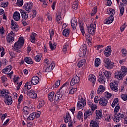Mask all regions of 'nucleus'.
<instances>
[{
	"label": "nucleus",
	"instance_id": "nucleus-1",
	"mask_svg": "<svg viewBox=\"0 0 127 127\" xmlns=\"http://www.w3.org/2000/svg\"><path fill=\"white\" fill-rule=\"evenodd\" d=\"M68 85H69V83L65 82L63 85L61 87L59 90V91H58L55 95V99H54L55 102H60L61 101V100H62V97H63V93H64V90L63 89L64 88V87L66 88Z\"/></svg>",
	"mask_w": 127,
	"mask_h": 127
},
{
	"label": "nucleus",
	"instance_id": "nucleus-2",
	"mask_svg": "<svg viewBox=\"0 0 127 127\" xmlns=\"http://www.w3.org/2000/svg\"><path fill=\"white\" fill-rule=\"evenodd\" d=\"M23 44H24V39L22 37H20L18 41L15 43L13 48L15 50H18L22 48Z\"/></svg>",
	"mask_w": 127,
	"mask_h": 127
},
{
	"label": "nucleus",
	"instance_id": "nucleus-3",
	"mask_svg": "<svg viewBox=\"0 0 127 127\" xmlns=\"http://www.w3.org/2000/svg\"><path fill=\"white\" fill-rule=\"evenodd\" d=\"M78 100L77 104V109L81 110L86 106V100L81 96H78Z\"/></svg>",
	"mask_w": 127,
	"mask_h": 127
},
{
	"label": "nucleus",
	"instance_id": "nucleus-4",
	"mask_svg": "<svg viewBox=\"0 0 127 127\" xmlns=\"http://www.w3.org/2000/svg\"><path fill=\"white\" fill-rule=\"evenodd\" d=\"M122 2H121L119 5V8L120 9V14L119 16H123L124 15V13L125 12V5H127V0H122Z\"/></svg>",
	"mask_w": 127,
	"mask_h": 127
},
{
	"label": "nucleus",
	"instance_id": "nucleus-5",
	"mask_svg": "<svg viewBox=\"0 0 127 127\" xmlns=\"http://www.w3.org/2000/svg\"><path fill=\"white\" fill-rule=\"evenodd\" d=\"M97 27L96 23L94 22L88 26L87 27V31L89 34L91 35H94L95 34L96 28Z\"/></svg>",
	"mask_w": 127,
	"mask_h": 127
},
{
	"label": "nucleus",
	"instance_id": "nucleus-6",
	"mask_svg": "<svg viewBox=\"0 0 127 127\" xmlns=\"http://www.w3.org/2000/svg\"><path fill=\"white\" fill-rule=\"evenodd\" d=\"M124 118H125L124 114L119 113L113 117V120L115 123H119Z\"/></svg>",
	"mask_w": 127,
	"mask_h": 127
},
{
	"label": "nucleus",
	"instance_id": "nucleus-7",
	"mask_svg": "<svg viewBox=\"0 0 127 127\" xmlns=\"http://www.w3.org/2000/svg\"><path fill=\"white\" fill-rule=\"evenodd\" d=\"M14 33L13 31H11L10 33H8L6 37L7 42L8 43L10 42H13L14 40Z\"/></svg>",
	"mask_w": 127,
	"mask_h": 127
},
{
	"label": "nucleus",
	"instance_id": "nucleus-8",
	"mask_svg": "<svg viewBox=\"0 0 127 127\" xmlns=\"http://www.w3.org/2000/svg\"><path fill=\"white\" fill-rule=\"evenodd\" d=\"M80 82V77L78 75H74L71 80L70 85V86H74L76 84H78Z\"/></svg>",
	"mask_w": 127,
	"mask_h": 127
},
{
	"label": "nucleus",
	"instance_id": "nucleus-9",
	"mask_svg": "<svg viewBox=\"0 0 127 127\" xmlns=\"http://www.w3.org/2000/svg\"><path fill=\"white\" fill-rule=\"evenodd\" d=\"M104 63L106 64V67H107L108 69H113L114 65L113 64H112L110 59L108 58H105L104 59Z\"/></svg>",
	"mask_w": 127,
	"mask_h": 127
},
{
	"label": "nucleus",
	"instance_id": "nucleus-10",
	"mask_svg": "<svg viewBox=\"0 0 127 127\" xmlns=\"http://www.w3.org/2000/svg\"><path fill=\"white\" fill-rule=\"evenodd\" d=\"M11 28L14 31H18L19 30V26L17 24L16 22L14 21L13 20L11 21Z\"/></svg>",
	"mask_w": 127,
	"mask_h": 127
},
{
	"label": "nucleus",
	"instance_id": "nucleus-11",
	"mask_svg": "<svg viewBox=\"0 0 127 127\" xmlns=\"http://www.w3.org/2000/svg\"><path fill=\"white\" fill-rule=\"evenodd\" d=\"M125 76V73H123L122 71H119L114 73V77L118 80H123Z\"/></svg>",
	"mask_w": 127,
	"mask_h": 127
},
{
	"label": "nucleus",
	"instance_id": "nucleus-12",
	"mask_svg": "<svg viewBox=\"0 0 127 127\" xmlns=\"http://www.w3.org/2000/svg\"><path fill=\"white\" fill-rule=\"evenodd\" d=\"M111 54H112V47L108 46L104 50V55L106 57H109L111 56Z\"/></svg>",
	"mask_w": 127,
	"mask_h": 127
},
{
	"label": "nucleus",
	"instance_id": "nucleus-13",
	"mask_svg": "<svg viewBox=\"0 0 127 127\" xmlns=\"http://www.w3.org/2000/svg\"><path fill=\"white\" fill-rule=\"evenodd\" d=\"M61 14H62V13L61 11H58L57 13V15L56 16V19L57 23L61 24L63 23V21L62 20V17H61Z\"/></svg>",
	"mask_w": 127,
	"mask_h": 127
},
{
	"label": "nucleus",
	"instance_id": "nucleus-14",
	"mask_svg": "<svg viewBox=\"0 0 127 127\" xmlns=\"http://www.w3.org/2000/svg\"><path fill=\"white\" fill-rule=\"evenodd\" d=\"M9 95V91L5 89L0 90V98H5L7 95Z\"/></svg>",
	"mask_w": 127,
	"mask_h": 127
},
{
	"label": "nucleus",
	"instance_id": "nucleus-15",
	"mask_svg": "<svg viewBox=\"0 0 127 127\" xmlns=\"http://www.w3.org/2000/svg\"><path fill=\"white\" fill-rule=\"evenodd\" d=\"M98 81L100 84H103V85H105V83H106V78H105V76H103L102 72H99Z\"/></svg>",
	"mask_w": 127,
	"mask_h": 127
},
{
	"label": "nucleus",
	"instance_id": "nucleus-16",
	"mask_svg": "<svg viewBox=\"0 0 127 127\" xmlns=\"http://www.w3.org/2000/svg\"><path fill=\"white\" fill-rule=\"evenodd\" d=\"M99 105L102 107H106L108 105V100L104 97H101L99 99Z\"/></svg>",
	"mask_w": 127,
	"mask_h": 127
},
{
	"label": "nucleus",
	"instance_id": "nucleus-17",
	"mask_svg": "<svg viewBox=\"0 0 127 127\" xmlns=\"http://www.w3.org/2000/svg\"><path fill=\"white\" fill-rule=\"evenodd\" d=\"M103 73L106 78L107 79L108 82H111V81H112V72L105 70Z\"/></svg>",
	"mask_w": 127,
	"mask_h": 127
},
{
	"label": "nucleus",
	"instance_id": "nucleus-18",
	"mask_svg": "<svg viewBox=\"0 0 127 127\" xmlns=\"http://www.w3.org/2000/svg\"><path fill=\"white\" fill-rule=\"evenodd\" d=\"M118 81H114V82L110 83V88L113 91L118 92Z\"/></svg>",
	"mask_w": 127,
	"mask_h": 127
},
{
	"label": "nucleus",
	"instance_id": "nucleus-19",
	"mask_svg": "<svg viewBox=\"0 0 127 127\" xmlns=\"http://www.w3.org/2000/svg\"><path fill=\"white\" fill-rule=\"evenodd\" d=\"M84 47L80 50L79 52V56L80 57H84L86 55L87 52V47L84 45Z\"/></svg>",
	"mask_w": 127,
	"mask_h": 127
},
{
	"label": "nucleus",
	"instance_id": "nucleus-20",
	"mask_svg": "<svg viewBox=\"0 0 127 127\" xmlns=\"http://www.w3.org/2000/svg\"><path fill=\"white\" fill-rule=\"evenodd\" d=\"M4 99L5 103L8 106L12 104V98H11V96L9 95V94L6 96Z\"/></svg>",
	"mask_w": 127,
	"mask_h": 127
},
{
	"label": "nucleus",
	"instance_id": "nucleus-21",
	"mask_svg": "<svg viewBox=\"0 0 127 127\" xmlns=\"http://www.w3.org/2000/svg\"><path fill=\"white\" fill-rule=\"evenodd\" d=\"M30 82H31L32 85H37V83H39V77L37 76H34L32 78Z\"/></svg>",
	"mask_w": 127,
	"mask_h": 127
},
{
	"label": "nucleus",
	"instance_id": "nucleus-22",
	"mask_svg": "<svg viewBox=\"0 0 127 127\" xmlns=\"http://www.w3.org/2000/svg\"><path fill=\"white\" fill-rule=\"evenodd\" d=\"M114 17L113 15H111V16L108 17L106 18L104 22L105 23V24H111L114 21Z\"/></svg>",
	"mask_w": 127,
	"mask_h": 127
},
{
	"label": "nucleus",
	"instance_id": "nucleus-23",
	"mask_svg": "<svg viewBox=\"0 0 127 127\" xmlns=\"http://www.w3.org/2000/svg\"><path fill=\"white\" fill-rule=\"evenodd\" d=\"M13 18L14 20H15V21L20 20V13L18 11L14 12L13 15Z\"/></svg>",
	"mask_w": 127,
	"mask_h": 127
},
{
	"label": "nucleus",
	"instance_id": "nucleus-24",
	"mask_svg": "<svg viewBox=\"0 0 127 127\" xmlns=\"http://www.w3.org/2000/svg\"><path fill=\"white\" fill-rule=\"evenodd\" d=\"M32 5H33V3L30 2L27 3L26 4L24 5V8L26 11H30L32 8Z\"/></svg>",
	"mask_w": 127,
	"mask_h": 127
},
{
	"label": "nucleus",
	"instance_id": "nucleus-25",
	"mask_svg": "<svg viewBox=\"0 0 127 127\" xmlns=\"http://www.w3.org/2000/svg\"><path fill=\"white\" fill-rule=\"evenodd\" d=\"M103 117L102 110H97L96 111V119L97 120H101Z\"/></svg>",
	"mask_w": 127,
	"mask_h": 127
},
{
	"label": "nucleus",
	"instance_id": "nucleus-26",
	"mask_svg": "<svg viewBox=\"0 0 127 127\" xmlns=\"http://www.w3.org/2000/svg\"><path fill=\"white\" fill-rule=\"evenodd\" d=\"M28 94L32 99H36L37 98V93H35V91L33 90L29 91Z\"/></svg>",
	"mask_w": 127,
	"mask_h": 127
},
{
	"label": "nucleus",
	"instance_id": "nucleus-27",
	"mask_svg": "<svg viewBox=\"0 0 127 127\" xmlns=\"http://www.w3.org/2000/svg\"><path fill=\"white\" fill-rule=\"evenodd\" d=\"M47 67V68L46 69V72H51L53 69L55 67V63L54 62L51 63V65H49Z\"/></svg>",
	"mask_w": 127,
	"mask_h": 127
},
{
	"label": "nucleus",
	"instance_id": "nucleus-28",
	"mask_svg": "<svg viewBox=\"0 0 127 127\" xmlns=\"http://www.w3.org/2000/svg\"><path fill=\"white\" fill-rule=\"evenodd\" d=\"M105 90L106 88L104 87V85H100L98 87L97 93L98 95H101V94H102V93H104V92H105Z\"/></svg>",
	"mask_w": 127,
	"mask_h": 127
},
{
	"label": "nucleus",
	"instance_id": "nucleus-29",
	"mask_svg": "<svg viewBox=\"0 0 127 127\" xmlns=\"http://www.w3.org/2000/svg\"><path fill=\"white\" fill-rule=\"evenodd\" d=\"M70 122H72V119L71 118L70 113L67 112L66 113L65 118H64V123L67 124V123H70Z\"/></svg>",
	"mask_w": 127,
	"mask_h": 127
},
{
	"label": "nucleus",
	"instance_id": "nucleus-30",
	"mask_svg": "<svg viewBox=\"0 0 127 127\" xmlns=\"http://www.w3.org/2000/svg\"><path fill=\"white\" fill-rule=\"evenodd\" d=\"M20 12L21 13L22 18H23L22 20H26L28 18V14H26L25 11L20 9Z\"/></svg>",
	"mask_w": 127,
	"mask_h": 127
},
{
	"label": "nucleus",
	"instance_id": "nucleus-31",
	"mask_svg": "<svg viewBox=\"0 0 127 127\" xmlns=\"http://www.w3.org/2000/svg\"><path fill=\"white\" fill-rule=\"evenodd\" d=\"M93 115V112L90 109L87 110L84 114V119L87 120V118H88L89 116H92Z\"/></svg>",
	"mask_w": 127,
	"mask_h": 127
},
{
	"label": "nucleus",
	"instance_id": "nucleus-32",
	"mask_svg": "<svg viewBox=\"0 0 127 127\" xmlns=\"http://www.w3.org/2000/svg\"><path fill=\"white\" fill-rule=\"evenodd\" d=\"M71 23L73 29H76V27H77V19L76 18H73L71 19Z\"/></svg>",
	"mask_w": 127,
	"mask_h": 127
},
{
	"label": "nucleus",
	"instance_id": "nucleus-33",
	"mask_svg": "<svg viewBox=\"0 0 127 127\" xmlns=\"http://www.w3.org/2000/svg\"><path fill=\"white\" fill-rule=\"evenodd\" d=\"M88 80L91 83L95 84L96 83V76L94 74H90L88 76Z\"/></svg>",
	"mask_w": 127,
	"mask_h": 127
},
{
	"label": "nucleus",
	"instance_id": "nucleus-34",
	"mask_svg": "<svg viewBox=\"0 0 127 127\" xmlns=\"http://www.w3.org/2000/svg\"><path fill=\"white\" fill-rule=\"evenodd\" d=\"M88 106L91 109V110H92L93 111H95V110H97V109L98 108L97 105H96L94 104H93L92 102H88Z\"/></svg>",
	"mask_w": 127,
	"mask_h": 127
},
{
	"label": "nucleus",
	"instance_id": "nucleus-35",
	"mask_svg": "<svg viewBox=\"0 0 127 127\" xmlns=\"http://www.w3.org/2000/svg\"><path fill=\"white\" fill-rule=\"evenodd\" d=\"M2 72L4 74H7L10 71H11V65H9L8 66H7L6 68L3 69L2 70Z\"/></svg>",
	"mask_w": 127,
	"mask_h": 127
},
{
	"label": "nucleus",
	"instance_id": "nucleus-36",
	"mask_svg": "<svg viewBox=\"0 0 127 127\" xmlns=\"http://www.w3.org/2000/svg\"><path fill=\"white\" fill-rule=\"evenodd\" d=\"M54 95H55V93L53 91L49 93L48 98L50 102H53L54 101Z\"/></svg>",
	"mask_w": 127,
	"mask_h": 127
},
{
	"label": "nucleus",
	"instance_id": "nucleus-37",
	"mask_svg": "<svg viewBox=\"0 0 127 127\" xmlns=\"http://www.w3.org/2000/svg\"><path fill=\"white\" fill-rule=\"evenodd\" d=\"M80 30L82 34V35H85V29H84V23L79 22V23Z\"/></svg>",
	"mask_w": 127,
	"mask_h": 127
},
{
	"label": "nucleus",
	"instance_id": "nucleus-38",
	"mask_svg": "<svg viewBox=\"0 0 127 127\" xmlns=\"http://www.w3.org/2000/svg\"><path fill=\"white\" fill-rule=\"evenodd\" d=\"M90 127H99V123L95 120H91L90 123Z\"/></svg>",
	"mask_w": 127,
	"mask_h": 127
},
{
	"label": "nucleus",
	"instance_id": "nucleus-39",
	"mask_svg": "<svg viewBox=\"0 0 127 127\" xmlns=\"http://www.w3.org/2000/svg\"><path fill=\"white\" fill-rule=\"evenodd\" d=\"M69 93L70 95H74L77 92V88L69 87L68 88Z\"/></svg>",
	"mask_w": 127,
	"mask_h": 127
},
{
	"label": "nucleus",
	"instance_id": "nucleus-40",
	"mask_svg": "<svg viewBox=\"0 0 127 127\" xmlns=\"http://www.w3.org/2000/svg\"><path fill=\"white\" fill-rule=\"evenodd\" d=\"M24 61L27 64H33V61H32V59H31V58L30 57H26L24 59Z\"/></svg>",
	"mask_w": 127,
	"mask_h": 127
},
{
	"label": "nucleus",
	"instance_id": "nucleus-41",
	"mask_svg": "<svg viewBox=\"0 0 127 127\" xmlns=\"http://www.w3.org/2000/svg\"><path fill=\"white\" fill-rule=\"evenodd\" d=\"M36 35H37V34H36L35 33H32L31 35V42L32 43H35Z\"/></svg>",
	"mask_w": 127,
	"mask_h": 127
},
{
	"label": "nucleus",
	"instance_id": "nucleus-42",
	"mask_svg": "<svg viewBox=\"0 0 127 127\" xmlns=\"http://www.w3.org/2000/svg\"><path fill=\"white\" fill-rule=\"evenodd\" d=\"M23 112L25 116H27L29 114V108L27 106H25L23 108Z\"/></svg>",
	"mask_w": 127,
	"mask_h": 127
},
{
	"label": "nucleus",
	"instance_id": "nucleus-43",
	"mask_svg": "<svg viewBox=\"0 0 127 127\" xmlns=\"http://www.w3.org/2000/svg\"><path fill=\"white\" fill-rule=\"evenodd\" d=\"M112 108H115V106H119V98H116L113 101L112 105Z\"/></svg>",
	"mask_w": 127,
	"mask_h": 127
},
{
	"label": "nucleus",
	"instance_id": "nucleus-44",
	"mask_svg": "<svg viewBox=\"0 0 127 127\" xmlns=\"http://www.w3.org/2000/svg\"><path fill=\"white\" fill-rule=\"evenodd\" d=\"M70 33V30L68 29H64L63 30V34L64 36H65V37H67L69 35Z\"/></svg>",
	"mask_w": 127,
	"mask_h": 127
},
{
	"label": "nucleus",
	"instance_id": "nucleus-45",
	"mask_svg": "<svg viewBox=\"0 0 127 127\" xmlns=\"http://www.w3.org/2000/svg\"><path fill=\"white\" fill-rule=\"evenodd\" d=\"M102 62L101 61V59L99 58H96L95 60V67H99L100 66V64H101V63Z\"/></svg>",
	"mask_w": 127,
	"mask_h": 127
},
{
	"label": "nucleus",
	"instance_id": "nucleus-46",
	"mask_svg": "<svg viewBox=\"0 0 127 127\" xmlns=\"http://www.w3.org/2000/svg\"><path fill=\"white\" fill-rule=\"evenodd\" d=\"M85 62L86 60L84 59H82L80 61H79L77 64V66L78 67V68H81V67H82L83 65L85 64Z\"/></svg>",
	"mask_w": 127,
	"mask_h": 127
},
{
	"label": "nucleus",
	"instance_id": "nucleus-47",
	"mask_svg": "<svg viewBox=\"0 0 127 127\" xmlns=\"http://www.w3.org/2000/svg\"><path fill=\"white\" fill-rule=\"evenodd\" d=\"M39 1H40L41 2H43V4H42V6L43 7H44V8L47 7V6H48V2L47 1V0H39Z\"/></svg>",
	"mask_w": 127,
	"mask_h": 127
},
{
	"label": "nucleus",
	"instance_id": "nucleus-48",
	"mask_svg": "<svg viewBox=\"0 0 127 127\" xmlns=\"http://www.w3.org/2000/svg\"><path fill=\"white\" fill-rule=\"evenodd\" d=\"M44 65L46 66V67L51 66V60H48L47 59H45L44 61Z\"/></svg>",
	"mask_w": 127,
	"mask_h": 127
},
{
	"label": "nucleus",
	"instance_id": "nucleus-49",
	"mask_svg": "<svg viewBox=\"0 0 127 127\" xmlns=\"http://www.w3.org/2000/svg\"><path fill=\"white\" fill-rule=\"evenodd\" d=\"M0 57H3L4 54H5V52L4 48L2 46H0Z\"/></svg>",
	"mask_w": 127,
	"mask_h": 127
},
{
	"label": "nucleus",
	"instance_id": "nucleus-50",
	"mask_svg": "<svg viewBox=\"0 0 127 127\" xmlns=\"http://www.w3.org/2000/svg\"><path fill=\"white\" fill-rule=\"evenodd\" d=\"M49 47H50L51 50H55V49L56 48V44L55 43L53 44L51 41H50Z\"/></svg>",
	"mask_w": 127,
	"mask_h": 127
},
{
	"label": "nucleus",
	"instance_id": "nucleus-51",
	"mask_svg": "<svg viewBox=\"0 0 127 127\" xmlns=\"http://www.w3.org/2000/svg\"><path fill=\"white\" fill-rule=\"evenodd\" d=\"M44 101L41 100L39 102V104L37 105V109H41L43 106H44Z\"/></svg>",
	"mask_w": 127,
	"mask_h": 127
},
{
	"label": "nucleus",
	"instance_id": "nucleus-52",
	"mask_svg": "<svg viewBox=\"0 0 127 127\" xmlns=\"http://www.w3.org/2000/svg\"><path fill=\"white\" fill-rule=\"evenodd\" d=\"M121 72L126 75L127 74V67L125 66H122L121 69Z\"/></svg>",
	"mask_w": 127,
	"mask_h": 127
},
{
	"label": "nucleus",
	"instance_id": "nucleus-53",
	"mask_svg": "<svg viewBox=\"0 0 127 127\" xmlns=\"http://www.w3.org/2000/svg\"><path fill=\"white\" fill-rule=\"evenodd\" d=\"M35 119V116L34 113H31L29 116L27 118L28 121H33V119Z\"/></svg>",
	"mask_w": 127,
	"mask_h": 127
},
{
	"label": "nucleus",
	"instance_id": "nucleus-54",
	"mask_svg": "<svg viewBox=\"0 0 127 127\" xmlns=\"http://www.w3.org/2000/svg\"><path fill=\"white\" fill-rule=\"evenodd\" d=\"M78 4L79 3H78V1L73 2L72 6L73 9H77L78 8Z\"/></svg>",
	"mask_w": 127,
	"mask_h": 127
},
{
	"label": "nucleus",
	"instance_id": "nucleus-55",
	"mask_svg": "<svg viewBox=\"0 0 127 127\" xmlns=\"http://www.w3.org/2000/svg\"><path fill=\"white\" fill-rule=\"evenodd\" d=\"M41 57H42L41 55H37L35 57L34 59L36 62H40V60H41Z\"/></svg>",
	"mask_w": 127,
	"mask_h": 127
},
{
	"label": "nucleus",
	"instance_id": "nucleus-56",
	"mask_svg": "<svg viewBox=\"0 0 127 127\" xmlns=\"http://www.w3.org/2000/svg\"><path fill=\"white\" fill-rule=\"evenodd\" d=\"M31 82L30 81L29 82H26L24 85V87L26 88L28 90H30L31 89Z\"/></svg>",
	"mask_w": 127,
	"mask_h": 127
},
{
	"label": "nucleus",
	"instance_id": "nucleus-57",
	"mask_svg": "<svg viewBox=\"0 0 127 127\" xmlns=\"http://www.w3.org/2000/svg\"><path fill=\"white\" fill-rule=\"evenodd\" d=\"M16 4L17 6H22L23 5V0H17Z\"/></svg>",
	"mask_w": 127,
	"mask_h": 127
},
{
	"label": "nucleus",
	"instance_id": "nucleus-58",
	"mask_svg": "<svg viewBox=\"0 0 127 127\" xmlns=\"http://www.w3.org/2000/svg\"><path fill=\"white\" fill-rule=\"evenodd\" d=\"M77 118L78 120H81V119H83V112L81 111L78 112L77 115Z\"/></svg>",
	"mask_w": 127,
	"mask_h": 127
},
{
	"label": "nucleus",
	"instance_id": "nucleus-59",
	"mask_svg": "<svg viewBox=\"0 0 127 127\" xmlns=\"http://www.w3.org/2000/svg\"><path fill=\"white\" fill-rule=\"evenodd\" d=\"M105 98H106L107 100H110V99L112 97V94L110 93L109 92H105Z\"/></svg>",
	"mask_w": 127,
	"mask_h": 127
},
{
	"label": "nucleus",
	"instance_id": "nucleus-60",
	"mask_svg": "<svg viewBox=\"0 0 127 127\" xmlns=\"http://www.w3.org/2000/svg\"><path fill=\"white\" fill-rule=\"evenodd\" d=\"M108 10H109L110 12V14L112 16L116 14V10H115V9L110 8L109 9H107V11Z\"/></svg>",
	"mask_w": 127,
	"mask_h": 127
},
{
	"label": "nucleus",
	"instance_id": "nucleus-61",
	"mask_svg": "<svg viewBox=\"0 0 127 127\" xmlns=\"http://www.w3.org/2000/svg\"><path fill=\"white\" fill-rule=\"evenodd\" d=\"M60 86V80H58L55 84L53 85V88H58Z\"/></svg>",
	"mask_w": 127,
	"mask_h": 127
},
{
	"label": "nucleus",
	"instance_id": "nucleus-62",
	"mask_svg": "<svg viewBox=\"0 0 127 127\" xmlns=\"http://www.w3.org/2000/svg\"><path fill=\"white\" fill-rule=\"evenodd\" d=\"M1 80L2 83H4L5 82H6L7 81V77L6 76L3 75L1 77Z\"/></svg>",
	"mask_w": 127,
	"mask_h": 127
},
{
	"label": "nucleus",
	"instance_id": "nucleus-63",
	"mask_svg": "<svg viewBox=\"0 0 127 127\" xmlns=\"http://www.w3.org/2000/svg\"><path fill=\"white\" fill-rule=\"evenodd\" d=\"M121 99L123 100V101H127V94H122L121 95Z\"/></svg>",
	"mask_w": 127,
	"mask_h": 127
},
{
	"label": "nucleus",
	"instance_id": "nucleus-64",
	"mask_svg": "<svg viewBox=\"0 0 127 127\" xmlns=\"http://www.w3.org/2000/svg\"><path fill=\"white\" fill-rule=\"evenodd\" d=\"M97 8L96 7H95L93 9V10L92 11L91 13V15L92 16H94V15L97 13Z\"/></svg>",
	"mask_w": 127,
	"mask_h": 127
}]
</instances>
